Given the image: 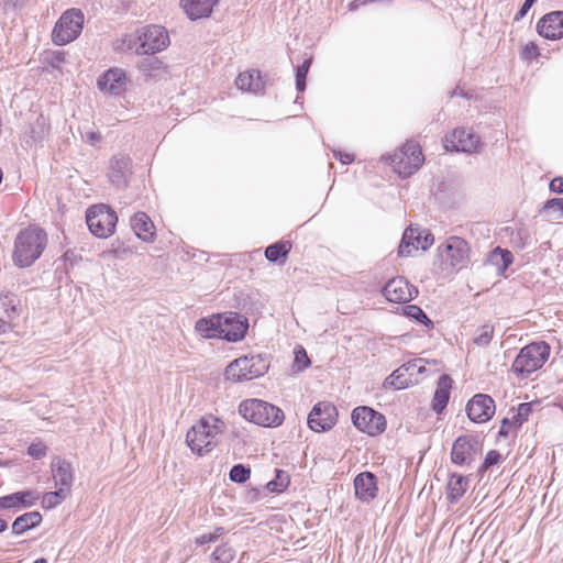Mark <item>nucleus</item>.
Here are the masks:
<instances>
[{"label":"nucleus","mask_w":563,"mask_h":563,"mask_svg":"<svg viewBox=\"0 0 563 563\" xmlns=\"http://www.w3.org/2000/svg\"><path fill=\"white\" fill-rule=\"evenodd\" d=\"M46 453L47 446L41 440L31 443L27 448V454L35 460H41Z\"/></svg>","instance_id":"nucleus-47"},{"label":"nucleus","mask_w":563,"mask_h":563,"mask_svg":"<svg viewBox=\"0 0 563 563\" xmlns=\"http://www.w3.org/2000/svg\"><path fill=\"white\" fill-rule=\"evenodd\" d=\"M42 522V515L38 511L25 512L13 521L11 529L12 534L21 536L24 532L36 528Z\"/></svg>","instance_id":"nucleus-32"},{"label":"nucleus","mask_w":563,"mask_h":563,"mask_svg":"<svg viewBox=\"0 0 563 563\" xmlns=\"http://www.w3.org/2000/svg\"><path fill=\"white\" fill-rule=\"evenodd\" d=\"M382 294L388 301L401 303L410 301L418 294V289L405 277L398 276L386 283Z\"/></svg>","instance_id":"nucleus-17"},{"label":"nucleus","mask_w":563,"mask_h":563,"mask_svg":"<svg viewBox=\"0 0 563 563\" xmlns=\"http://www.w3.org/2000/svg\"><path fill=\"white\" fill-rule=\"evenodd\" d=\"M227 426L223 420L207 415L200 418L187 432L186 442L190 450L198 455L211 452L219 443Z\"/></svg>","instance_id":"nucleus-2"},{"label":"nucleus","mask_w":563,"mask_h":563,"mask_svg":"<svg viewBox=\"0 0 563 563\" xmlns=\"http://www.w3.org/2000/svg\"><path fill=\"white\" fill-rule=\"evenodd\" d=\"M20 0H4V7L15 9Z\"/></svg>","instance_id":"nucleus-58"},{"label":"nucleus","mask_w":563,"mask_h":563,"mask_svg":"<svg viewBox=\"0 0 563 563\" xmlns=\"http://www.w3.org/2000/svg\"><path fill=\"white\" fill-rule=\"evenodd\" d=\"M249 329V320L238 312H227L221 317V339L238 342L244 339Z\"/></svg>","instance_id":"nucleus-16"},{"label":"nucleus","mask_w":563,"mask_h":563,"mask_svg":"<svg viewBox=\"0 0 563 563\" xmlns=\"http://www.w3.org/2000/svg\"><path fill=\"white\" fill-rule=\"evenodd\" d=\"M452 378L443 374L439 377L437 389L432 400V409L437 413H441L443 409L446 407L450 399V390L452 388Z\"/></svg>","instance_id":"nucleus-29"},{"label":"nucleus","mask_w":563,"mask_h":563,"mask_svg":"<svg viewBox=\"0 0 563 563\" xmlns=\"http://www.w3.org/2000/svg\"><path fill=\"white\" fill-rule=\"evenodd\" d=\"M46 232L36 225L21 230L15 239L12 252L13 264L19 268L32 266L47 246Z\"/></svg>","instance_id":"nucleus-1"},{"label":"nucleus","mask_w":563,"mask_h":563,"mask_svg":"<svg viewBox=\"0 0 563 563\" xmlns=\"http://www.w3.org/2000/svg\"><path fill=\"white\" fill-rule=\"evenodd\" d=\"M130 224L133 232L140 240L146 243H152L155 241V225L145 212H136L133 217H131Z\"/></svg>","instance_id":"nucleus-25"},{"label":"nucleus","mask_w":563,"mask_h":563,"mask_svg":"<svg viewBox=\"0 0 563 563\" xmlns=\"http://www.w3.org/2000/svg\"><path fill=\"white\" fill-rule=\"evenodd\" d=\"M251 476V468L244 464H235L230 470L229 477L232 482L238 484L245 483Z\"/></svg>","instance_id":"nucleus-43"},{"label":"nucleus","mask_w":563,"mask_h":563,"mask_svg":"<svg viewBox=\"0 0 563 563\" xmlns=\"http://www.w3.org/2000/svg\"><path fill=\"white\" fill-rule=\"evenodd\" d=\"M86 222L89 231L95 236L107 239L114 232L118 216L115 211L107 205H95L87 209Z\"/></svg>","instance_id":"nucleus-8"},{"label":"nucleus","mask_w":563,"mask_h":563,"mask_svg":"<svg viewBox=\"0 0 563 563\" xmlns=\"http://www.w3.org/2000/svg\"><path fill=\"white\" fill-rule=\"evenodd\" d=\"M531 412H532L531 402H521L518 406L516 413L510 419L512 421L515 428L521 427L522 423L528 420Z\"/></svg>","instance_id":"nucleus-42"},{"label":"nucleus","mask_w":563,"mask_h":563,"mask_svg":"<svg viewBox=\"0 0 563 563\" xmlns=\"http://www.w3.org/2000/svg\"><path fill=\"white\" fill-rule=\"evenodd\" d=\"M128 78L122 68L113 67L104 71L97 80L101 91L120 96L126 90Z\"/></svg>","instance_id":"nucleus-21"},{"label":"nucleus","mask_w":563,"mask_h":563,"mask_svg":"<svg viewBox=\"0 0 563 563\" xmlns=\"http://www.w3.org/2000/svg\"><path fill=\"white\" fill-rule=\"evenodd\" d=\"M355 496L363 503H369L378 493L377 477L371 472L360 473L354 479Z\"/></svg>","instance_id":"nucleus-24"},{"label":"nucleus","mask_w":563,"mask_h":563,"mask_svg":"<svg viewBox=\"0 0 563 563\" xmlns=\"http://www.w3.org/2000/svg\"><path fill=\"white\" fill-rule=\"evenodd\" d=\"M132 175V161L128 155L117 154L110 159L109 180L117 188H125Z\"/></svg>","instance_id":"nucleus-20"},{"label":"nucleus","mask_w":563,"mask_h":563,"mask_svg":"<svg viewBox=\"0 0 563 563\" xmlns=\"http://www.w3.org/2000/svg\"><path fill=\"white\" fill-rule=\"evenodd\" d=\"M537 32L547 40L563 37V11H552L544 14L537 23Z\"/></svg>","instance_id":"nucleus-22"},{"label":"nucleus","mask_w":563,"mask_h":563,"mask_svg":"<svg viewBox=\"0 0 563 563\" xmlns=\"http://www.w3.org/2000/svg\"><path fill=\"white\" fill-rule=\"evenodd\" d=\"M477 334L474 336L473 342L478 346H487L494 336V327L490 324H484L477 330Z\"/></svg>","instance_id":"nucleus-44"},{"label":"nucleus","mask_w":563,"mask_h":563,"mask_svg":"<svg viewBox=\"0 0 563 563\" xmlns=\"http://www.w3.org/2000/svg\"><path fill=\"white\" fill-rule=\"evenodd\" d=\"M289 484V474L284 470L276 468L275 478L269 481L265 487L269 493L280 494L288 488Z\"/></svg>","instance_id":"nucleus-35"},{"label":"nucleus","mask_w":563,"mask_h":563,"mask_svg":"<svg viewBox=\"0 0 563 563\" xmlns=\"http://www.w3.org/2000/svg\"><path fill=\"white\" fill-rule=\"evenodd\" d=\"M423 154L418 143L409 141L390 156L395 172L401 177H409L417 172L423 163Z\"/></svg>","instance_id":"nucleus-10"},{"label":"nucleus","mask_w":563,"mask_h":563,"mask_svg":"<svg viewBox=\"0 0 563 563\" xmlns=\"http://www.w3.org/2000/svg\"><path fill=\"white\" fill-rule=\"evenodd\" d=\"M335 156L342 164H351L354 161V155L349 153L339 152Z\"/></svg>","instance_id":"nucleus-56"},{"label":"nucleus","mask_w":563,"mask_h":563,"mask_svg":"<svg viewBox=\"0 0 563 563\" xmlns=\"http://www.w3.org/2000/svg\"><path fill=\"white\" fill-rule=\"evenodd\" d=\"M1 307L8 319L12 320L20 316V299L13 292H0Z\"/></svg>","instance_id":"nucleus-33"},{"label":"nucleus","mask_w":563,"mask_h":563,"mask_svg":"<svg viewBox=\"0 0 563 563\" xmlns=\"http://www.w3.org/2000/svg\"><path fill=\"white\" fill-rule=\"evenodd\" d=\"M550 190L558 194H563V177H555L550 183Z\"/></svg>","instance_id":"nucleus-54"},{"label":"nucleus","mask_w":563,"mask_h":563,"mask_svg":"<svg viewBox=\"0 0 563 563\" xmlns=\"http://www.w3.org/2000/svg\"><path fill=\"white\" fill-rule=\"evenodd\" d=\"M470 484L468 476L453 473L446 485V499L450 504H455L466 493Z\"/></svg>","instance_id":"nucleus-30"},{"label":"nucleus","mask_w":563,"mask_h":563,"mask_svg":"<svg viewBox=\"0 0 563 563\" xmlns=\"http://www.w3.org/2000/svg\"><path fill=\"white\" fill-rule=\"evenodd\" d=\"M405 312L408 317L426 324L428 328L433 327L432 321L428 318L426 312L420 307L416 305H409L405 308Z\"/></svg>","instance_id":"nucleus-45"},{"label":"nucleus","mask_w":563,"mask_h":563,"mask_svg":"<svg viewBox=\"0 0 563 563\" xmlns=\"http://www.w3.org/2000/svg\"><path fill=\"white\" fill-rule=\"evenodd\" d=\"M40 495L35 490H21L0 497V509L30 508L36 504Z\"/></svg>","instance_id":"nucleus-26"},{"label":"nucleus","mask_w":563,"mask_h":563,"mask_svg":"<svg viewBox=\"0 0 563 563\" xmlns=\"http://www.w3.org/2000/svg\"><path fill=\"white\" fill-rule=\"evenodd\" d=\"M51 473L55 482V487L70 493L75 481L71 463L65 459L55 456L51 462Z\"/></svg>","instance_id":"nucleus-23"},{"label":"nucleus","mask_w":563,"mask_h":563,"mask_svg":"<svg viewBox=\"0 0 563 563\" xmlns=\"http://www.w3.org/2000/svg\"><path fill=\"white\" fill-rule=\"evenodd\" d=\"M501 459V455L498 451L496 450H490L487 452L486 456H485V466H493V465H496Z\"/></svg>","instance_id":"nucleus-51"},{"label":"nucleus","mask_w":563,"mask_h":563,"mask_svg":"<svg viewBox=\"0 0 563 563\" xmlns=\"http://www.w3.org/2000/svg\"><path fill=\"white\" fill-rule=\"evenodd\" d=\"M434 242L429 230H421L419 227L409 225L401 238L398 246L399 256H410L413 251L421 249L427 251Z\"/></svg>","instance_id":"nucleus-14"},{"label":"nucleus","mask_w":563,"mask_h":563,"mask_svg":"<svg viewBox=\"0 0 563 563\" xmlns=\"http://www.w3.org/2000/svg\"><path fill=\"white\" fill-rule=\"evenodd\" d=\"M532 8V4L530 3V1H525L521 5V8L519 9V11L516 13L515 18H514V21L515 22H518L520 21L521 19H523L527 13L529 12V10Z\"/></svg>","instance_id":"nucleus-53"},{"label":"nucleus","mask_w":563,"mask_h":563,"mask_svg":"<svg viewBox=\"0 0 563 563\" xmlns=\"http://www.w3.org/2000/svg\"><path fill=\"white\" fill-rule=\"evenodd\" d=\"M269 364L262 355L242 356L232 361L225 368L224 375L231 382H244L263 376Z\"/></svg>","instance_id":"nucleus-6"},{"label":"nucleus","mask_w":563,"mask_h":563,"mask_svg":"<svg viewBox=\"0 0 563 563\" xmlns=\"http://www.w3.org/2000/svg\"><path fill=\"white\" fill-rule=\"evenodd\" d=\"M235 558L234 549L228 543L221 544L210 555L211 563H231Z\"/></svg>","instance_id":"nucleus-38"},{"label":"nucleus","mask_w":563,"mask_h":563,"mask_svg":"<svg viewBox=\"0 0 563 563\" xmlns=\"http://www.w3.org/2000/svg\"><path fill=\"white\" fill-rule=\"evenodd\" d=\"M27 134H29L30 139H32L34 142L43 139L44 124L40 122V119H37L35 125L30 126V131L27 132Z\"/></svg>","instance_id":"nucleus-48"},{"label":"nucleus","mask_w":563,"mask_h":563,"mask_svg":"<svg viewBox=\"0 0 563 563\" xmlns=\"http://www.w3.org/2000/svg\"><path fill=\"white\" fill-rule=\"evenodd\" d=\"M490 262L498 267L500 273H504L512 264L514 255L506 249L496 247L490 253Z\"/></svg>","instance_id":"nucleus-36"},{"label":"nucleus","mask_w":563,"mask_h":563,"mask_svg":"<svg viewBox=\"0 0 563 563\" xmlns=\"http://www.w3.org/2000/svg\"><path fill=\"white\" fill-rule=\"evenodd\" d=\"M146 55L147 56L141 60L139 68L144 75L152 76L163 68V62L154 55Z\"/></svg>","instance_id":"nucleus-39"},{"label":"nucleus","mask_w":563,"mask_h":563,"mask_svg":"<svg viewBox=\"0 0 563 563\" xmlns=\"http://www.w3.org/2000/svg\"><path fill=\"white\" fill-rule=\"evenodd\" d=\"M266 82L265 77L257 69L240 73L235 79V85L240 90L252 93L264 92Z\"/></svg>","instance_id":"nucleus-27"},{"label":"nucleus","mask_w":563,"mask_h":563,"mask_svg":"<svg viewBox=\"0 0 563 563\" xmlns=\"http://www.w3.org/2000/svg\"><path fill=\"white\" fill-rule=\"evenodd\" d=\"M495 401L486 394H477L466 405L467 417L476 423L488 421L495 413Z\"/></svg>","instance_id":"nucleus-18"},{"label":"nucleus","mask_w":563,"mask_h":563,"mask_svg":"<svg viewBox=\"0 0 563 563\" xmlns=\"http://www.w3.org/2000/svg\"><path fill=\"white\" fill-rule=\"evenodd\" d=\"M239 412L245 420L266 428L278 427L285 419L279 407L256 398L243 400Z\"/></svg>","instance_id":"nucleus-4"},{"label":"nucleus","mask_w":563,"mask_h":563,"mask_svg":"<svg viewBox=\"0 0 563 563\" xmlns=\"http://www.w3.org/2000/svg\"><path fill=\"white\" fill-rule=\"evenodd\" d=\"M84 13L79 9L66 10L55 23L52 31L54 44L63 46L75 41L84 26Z\"/></svg>","instance_id":"nucleus-7"},{"label":"nucleus","mask_w":563,"mask_h":563,"mask_svg":"<svg viewBox=\"0 0 563 563\" xmlns=\"http://www.w3.org/2000/svg\"><path fill=\"white\" fill-rule=\"evenodd\" d=\"M33 563H47V561L44 558H40V559L35 560Z\"/></svg>","instance_id":"nucleus-62"},{"label":"nucleus","mask_w":563,"mask_h":563,"mask_svg":"<svg viewBox=\"0 0 563 563\" xmlns=\"http://www.w3.org/2000/svg\"><path fill=\"white\" fill-rule=\"evenodd\" d=\"M221 317L222 314H212L210 318H201L196 322V331L203 338L221 339Z\"/></svg>","instance_id":"nucleus-31"},{"label":"nucleus","mask_w":563,"mask_h":563,"mask_svg":"<svg viewBox=\"0 0 563 563\" xmlns=\"http://www.w3.org/2000/svg\"><path fill=\"white\" fill-rule=\"evenodd\" d=\"M295 362L299 369H305L310 365V360L302 347L299 351H296Z\"/></svg>","instance_id":"nucleus-49"},{"label":"nucleus","mask_w":563,"mask_h":563,"mask_svg":"<svg viewBox=\"0 0 563 563\" xmlns=\"http://www.w3.org/2000/svg\"><path fill=\"white\" fill-rule=\"evenodd\" d=\"M479 145V137L465 129H455L451 135L445 136L444 141L446 151L473 153Z\"/></svg>","instance_id":"nucleus-19"},{"label":"nucleus","mask_w":563,"mask_h":563,"mask_svg":"<svg viewBox=\"0 0 563 563\" xmlns=\"http://www.w3.org/2000/svg\"><path fill=\"white\" fill-rule=\"evenodd\" d=\"M5 325H7V323L2 319H0V332L4 331Z\"/></svg>","instance_id":"nucleus-61"},{"label":"nucleus","mask_w":563,"mask_h":563,"mask_svg":"<svg viewBox=\"0 0 563 563\" xmlns=\"http://www.w3.org/2000/svg\"><path fill=\"white\" fill-rule=\"evenodd\" d=\"M86 140L89 144L95 145L101 140V134L95 131L87 132Z\"/></svg>","instance_id":"nucleus-55"},{"label":"nucleus","mask_w":563,"mask_h":563,"mask_svg":"<svg viewBox=\"0 0 563 563\" xmlns=\"http://www.w3.org/2000/svg\"><path fill=\"white\" fill-rule=\"evenodd\" d=\"M351 419L357 430L371 437L379 435L386 430L385 416L367 406L353 409Z\"/></svg>","instance_id":"nucleus-12"},{"label":"nucleus","mask_w":563,"mask_h":563,"mask_svg":"<svg viewBox=\"0 0 563 563\" xmlns=\"http://www.w3.org/2000/svg\"><path fill=\"white\" fill-rule=\"evenodd\" d=\"M7 529H8L7 520L0 518V533L4 532Z\"/></svg>","instance_id":"nucleus-59"},{"label":"nucleus","mask_w":563,"mask_h":563,"mask_svg":"<svg viewBox=\"0 0 563 563\" xmlns=\"http://www.w3.org/2000/svg\"><path fill=\"white\" fill-rule=\"evenodd\" d=\"M542 211L554 219L563 218V198H553L548 200L544 203Z\"/></svg>","instance_id":"nucleus-40"},{"label":"nucleus","mask_w":563,"mask_h":563,"mask_svg":"<svg viewBox=\"0 0 563 563\" xmlns=\"http://www.w3.org/2000/svg\"><path fill=\"white\" fill-rule=\"evenodd\" d=\"M69 494L70 493L60 488H57L55 492L45 493L42 496L41 505L44 509H53L60 505Z\"/></svg>","instance_id":"nucleus-37"},{"label":"nucleus","mask_w":563,"mask_h":563,"mask_svg":"<svg viewBox=\"0 0 563 563\" xmlns=\"http://www.w3.org/2000/svg\"><path fill=\"white\" fill-rule=\"evenodd\" d=\"M422 358L411 360L387 376L383 383L385 389H405L419 383V376L427 369Z\"/></svg>","instance_id":"nucleus-9"},{"label":"nucleus","mask_w":563,"mask_h":563,"mask_svg":"<svg viewBox=\"0 0 563 563\" xmlns=\"http://www.w3.org/2000/svg\"><path fill=\"white\" fill-rule=\"evenodd\" d=\"M225 530L223 527H217L212 532L202 533L196 539L197 545H205L207 543L216 542L220 537L224 534Z\"/></svg>","instance_id":"nucleus-46"},{"label":"nucleus","mask_w":563,"mask_h":563,"mask_svg":"<svg viewBox=\"0 0 563 563\" xmlns=\"http://www.w3.org/2000/svg\"><path fill=\"white\" fill-rule=\"evenodd\" d=\"M438 252L452 269L460 271L467 266L470 262V245L460 236H450L444 243L439 245Z\"/></svg>","instance_id":"nucleus-11"},{"label":"nucleus","mask_w":563,"mask_h":563,"mask_svg":"<svg viewBox=\"0 0 563 563\" xmlns=\"http://www.w3.org/2000/svg\"><path fill=\"white\" fill-rule=\"evenodd\" d=\"M515 427L512 421L509 418H504L501 420V424L498 431V437L500 438H507L509 434L510 429Z\"/></svg>","instance_id":"nucleus-52"},{"label":"nucleus","mask_w":563,"mask_h":563,"mask_svg":"<svg viewBox=\"0 0 563 563\" xmlns=\"http://www.w3.org/2000/svg\"><path fill=\"white\" fill-rule=\"evenodd\" d=\"M219 0H180V7L190 20L210 16Z\"/></svg>","instance_id":"nucleus-28"},{"label":"nucleus","mask_w":563,"mask_h":563,"mask_svg":"<svg viewBox=\"0 0 563 563\" xmlns=\"http://www.w3.org/2000/svg\"><path fill=\"white\" fill-rule=\"evenodd\" d=\"M311 63V58L305 59L303 63L296 69V89L299 92H303L306 89V78Z\"/></svg>","instance_id":"nucleus-41"},{"label":"nucleus","mask_w":563,"mask_h":563,"mask_svg":"<svg viewBox=\"0 0 563 563\" xmlns=\"http://www.w3.org/2000/svg\"><path fill=\"white\" fill-rule=\"evenodd\" d=\"M169 44V36L161 25H147L136 31L135 35H125L122 38L121 49L133 51L137 55L151 54L165 49Z\"/></svg>","instance_id":"nucleus-3"},{"label":"nucleus","mask_w":563,"mask_h":563,"mask_svg":"<svg viewBox=\"0 0 563 563\" xmlns=\"http://www.w3.org/2000/svg\"><path fill=\"white\" fill-rule=\"evenodd\" d=\"M539 56V47L533 43L529 42L522 49V57L526 59H534Z\"/></svg>","instance_id":"nucleus-50"},{"label":"nucleus","mask_w":563,"mask_h":563,"mask_svg":"<svg viewBox=\"0 0 563 563\" xmlns=\"http://www.w3.org/2000/svg\"><path fill=\"white\" fill-rule=\"evenodd\" d=\"M550 356V345L544 342H533L522 347L515 358L511 369L519 377H527L541 368Z\"/></svg>","instance_id":"nucleus-5"},{"label":"nucleus","mask_w":563,"mask_h":563,"mask_svg":"<svg viewBox=\"0 0 563 563\" xmlns=\"http://www.w3.org/2000/svg\"><path fill=\"white\" fill-rule=\"evenodd\" d=\"M483 445L477 435H460L451 450V461L459 466H470L482 454Z\"/></svg>","instance_id":"nucleus-13"},{"label":"nucleus","mask_w":563,"mask_h":563,"mask_svg":"<svg viewBox=\"0 0 563 563\" xmlns=\"http://www.w3.org/2000/svg\"><path fill=\"white\" fill-rule=\"evenodd\" d=\"M488 468H489V466H485V462H483V464L481 465V467L478 470V473L481 475H483Z\"/></svg>","instance_id":"nucleus-60"},{"label":"nucleus","mask_w":563,"mask_h":563,"mask_svg":"<svg viewBox=\"0 0 563 563\" xmlns=\"http://www.w3.org/2000/svg\"><path fill=\"white\" fill-rule=\"evenodd\" d=\"M65 262H68L71 266L77 262V255L74 251H66L63 255Z\"/></svg>","instance_id":"nucleus-57"},{"label":"nucleus","mask_w":563,"mask_h":563,"mask_svg":"<svg viewBox=\"0 0 563 563\" xmlns=\"http://www.w3.org/2000/svg\"><path fill=\"white\" fill-rule=\"evenodd\" d=\"M291 250V244L288 241H278L268 245L265 250V257L272 263H277L279 260H285Z\"/></svg>","instance_id":"nucleus-34"},{"label":"nucleus","mask_w":563,"mask_h":563,"mask_svg":"<svg viewBox=\"0 0 563 563\" xmlns=\"http://www.w3.org/2000/svg\"><path fill=\"white\" fill-rule=\"evenodd\" d=\"M338 421L336 407L330 401L317 402L308 415V426L314 432L332 429Z\"/></svg>","instance_id":"nucleus-15"}]
</instances>
